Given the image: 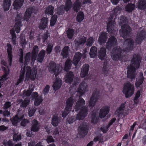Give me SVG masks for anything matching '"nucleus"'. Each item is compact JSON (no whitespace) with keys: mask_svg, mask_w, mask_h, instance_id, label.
I'll use <instances>...</instances> for the list:
<instances>
[{"mask_svg":"<svg viewBox=\"0 0 146 146\" xmlns=\"http://www.w3.org/2000/svg\"><path fill=\"white\" fill-rule=\"evenodd\" d=\"M141 58L138 54H134L131 60V64L127 67V77L128 78L133 79L135 78V73L140 67Z\"/></svg>","mask_w":146,"mask_h":146,"instance_id":"nucleus-1","label":"nucleus"},{"mask_svg":"<svg viewBox=\"0 0 146 146\" xmlns=\"http://www.w3.org/2000/svg\"><path fill=\"white\" fill-rule=\"evenodd\" d=\"M85 104L84 100L80 97L78 101L76 103L75 106L76 111H80L76 116L78 119H83L87 115L88 111V108L86 106H83Z\"/></svg>","mask_w":146,"mask_h":146,"instance_id":"nucleus-2","label":"nucleus"},{"mask_svg":"<svg viewBox=\"0 0 146 146\" xmlns=\"http://www.w3.org/2000/svg\"><path fill=\"white\" fill-rule=\"evenodd\" d=\"M115 15L114 13H110L108 19V22L107 23V31L111 35L117 34L118 30L115 26L116 25L115 18L114 17Z\"/></svg>","mask_w":146,"mask_h":146,"instance_id":"nucleus-3","label":"nucleus"},{"mask_svg":"<svg viewBox=\"0 0 146 146\" xmlns=\"http://www.w3.org/2000/svg\"><path fill=\"white\" fill-rule=\"evenodd\" d=\"M123 52L124 50L120 47H115L112 49L111 52V57L114 61H121L124 56Z\"/></svg>","mask_w":146,"mask_h":146,"instance_id":"nucleus-4","label":"nucleus"},{"mask_svg":"<svg viewBox=\"0 0 146 146\" xmlns=\"http://www.w3.org/2000/svg\"><path fill=\"white\" fill-rule=\"evenodd\" d=\"M122 92L126 98L130 97L134 94V86L130 82L125 83L123 88Z\"/></svg>","mask_w":146,"mask_h":146,"instance_id":"nucleus-5","label":"nucleus"},{"mask_svg":"<svg viewBox=\"0 0 146 146\" xmlns=\"http://www.w3.org/2000/svg\"><path fill=\"white\" fill-rule=\"evenodd\" d=\"M130 27L128 25L125 24L121 27V29L120 30V34L124 38L129 36L130 35L131 31Z\"/></svg>","mask_w":146,"mask_h":146,"instance_id":"nucleus-6","label":"nucleus"},{"mask_svg":"<svg viewBox=\"0 0 146 146\" xmlns=\"http://www.w3.org/2000/svg\"><path fill=\"white\" fill-rule=\"evenodd\" d=\"M100 93V91L99 90L96 89L94 92L92 93L89 103L88 106L89 107L93 108L95 106L99 99Z\"/></svg>","mask_w":146,"mask_h":146,"instance_id":"nucleus-7","label":"nucleus"},{"mask_svg":"<svg viewBox=\"0 0 146 146\" xmlns=\"http://www.w3.org/2000/svg\"><path fill=\"white\" fill-rule=\"evenodd\" d=\"M22 19V15L21 13L18 14L15 17V23L14 28L17 33H19L21 30V28L22 26L21 20Z\"/></svg>","mask_w":146,"mask_h":146,"instance_id":"nucleus-8","label":"nucleus"},{"mask_svg":"<svg viewBox=\"0 0 146 146\" xmlns=\"http://www.w3.org/2000/svg\"><path fill=\"white\" fill-rule=\"evenodd\" d=\"M124 43L127 46L124 51V52H129L132 50L133 47L134 41L131 38H124Z\"/></svg>","mask_w":146,"mask_h":146,"instance_id":"nucleus-9","label":"nucleus"},{"mask_svg":"<svg viewBox=\"0 0 146 146\" xmlns=\"http://www.w3.org/2000/svg\"><path fill=\"white\" fill-rule=\"evenodd\" d=\"M88 91L87 84L85 81L82 82L79 85L77 91V92L79 94L80 97L82 96L85 94L86 92Z\"/></svg>","mask_w":146,"mask_h":146,"instance_id":"nucleus-10","label":"nucleus"},{"mask_svg":"<svg viewBox=\"0 0 146 146\" xmlns=\"http://www.w3.org/2000/svg\"><path fill=\"white\" fill-rule=\"evenodd\" d=\"M146 38V32L145 30H142L140 31L136 37L135 42L137 44H140Z\"/></svg>","mask_w":146,"mask_h":146,"instance_id":"nucleus-11","label":"nucleus"},{"mask_svg":"<svg viewBox=\"0 0 146 146\" xmlns=\"http://www.w3.org/2000/svg\"><path fill=\"white\" fill-rule=\"evenodd\" d=\"M7 49L8 54V59L9 62V65L11 66L12 62L13 59V47L10 43H7Z\"/></svg>","mask_w":146,"mask_h":146,"instance_id":"nucleus-12","label":"nucleus"},{"mask_svg":"<svg viewBox=\"0 0 146 146\" xmlns=\"http://www.w3.org/2000/svg\"><path fill=\"white\" fill-rule=\"evenodd\" d=\"M98 112L97 110H94L90 113V117L92 123L96 124L99 121V116L98 115Z\"/></svg>","mask_w":146,"mask_h":146,"instance_id":"nucleus-13","label":"nucleus"},{"mask_svg":"<svg viewBox=\"0 0 146 146\" xmlns=\"http://www.w3.org/2000/svg\"><path fill=\"white\" fill-rule=\"evenodd\" d=\"M110 110V107L107 106H105L103 107L100 111L99 117L102 119L105 117L109 113Z\"/></svg>","mask_w":146,"mask_h":146,"instance_id":"nucleus-14","label":"nucleus"},{"mask_svg":"<svg viewBox=\"0 0 146 146\" xmlns=\"http://www.w3.org/2000/svg\"><path fill=\"white\" fill-rule=\"evenodd\" d=\"M117 40L113 36L110 37L106 43V48L110 49L111 48L113 47L117 43Z\"/></svg>","mask_w":146,"mask_h":146,"instance_id":"nucleus-15","label":"nucleus"},{"mask_svg":"<svg viewBox=\"0 0 146 146\" xmlns=\"http://www.w3.org/2000/svg\"><path fill=\"white\" fill-rule=\"evenodd\" d=\"M62 82L61 79L56 78L54 81L52 85L53 89L55 91L60 89L62 85Z\"/></svg>","mask_w":146,"mask_h":146,"instance_id":"nucleus-16","label":"nucleus"},{"mask_svg":"<svg viewBox=\"0 0 146 146\" xmlns=\"http://www.w3.org/2000/svg\"><path fill=\"white\" fill-rule=\"evenodd\" d=\"M107 38V34L106 32L103 31L101 33L98 39L99 44H103L106 42Z\"/></svg>","mask_w":146,"mask_h":146,"instance_id":"nucleus-17","label":"nucleus"},{"mask_svg":"<svg viewBox=\"0 0 146 146\" xmlns=\"http://www.w3.org/2000/svg\"><path fill=\"white\" fill-rule=\"evenodd\" d=\"M86 37L80 38L78 40L75 39L74 41L76 47L78 48L80 45H83L86 41Z\"/></svg>","mask_w":146,"mask_h":146,"instance_id":"nucleus-18","label":"nucleus"},{"mask_svg":"<svg viewBox=\"0 0 146 146\" xmlns=\"http://www.w3.org/2000/svg\"><path fill=\"white\" fill-rule=\"evenodd\" d=\"M48 18L44 17H42L41 20V21L39 25V27L40 29H44L48 25Z\"/></svg>","mask_w":146,"mask_h":146,"instance_id":"nucleus-19","label":"nucleus"},{"mask_svg":"<svg viewBox=\"0 0 146 146\" xmlns=\"http://www.w3.org/2000/svg\"><path fill=\"white\" fill-rule=\"evenodd\" d=\"M74 76L73 72L72 71L69 72L66 75L65 82L66 83L70 84L73 80Z\"/></svg>","mask_w":146,"mask_h":146,"instance_id":"nucleus-20","label":"nucleus"},{"mask_svg":"<svg viewBox=\"0 0 146 146\" xmlns=\"http://www.w3.org/2000/svg\"><path fill=\"white\" fill-rule=\"evenodd\" d=\"M106 55V50L105 48L102 47L98 52V56L99 59L102 60H104Z\"/></svg>","mask_w":146,"mask_h":146,"instance_id":"nucleus-21","label":"nucleus"},{"mask_svg":"<svg viewBox=\"0 0 146 146\" xmlns=\"http://www.w3.org/2000/svg\"><path fill=\"white\" fill-rule=\"evenodd\" d=\"M89 68L90 66L88 64H86L83 65L81 71L80 76L81 77H84L87 75Z\"/></svg>","mask_w":146,"mask_h":146,"instance_id":"nucleus-22","label":"nucleus"},{"mask_svg":"<svg viewBox=\"0 0 146 146\" xmlns=\"http://www.w3.org/2000/svg\"><path fill=\"white\" fill-rule=\"evenodd\" d=\"M82 57V54L79 52H77L73 58L72 62L73 64L75 66H76Z\"/></svg>","mask_w":146,"mask_h":146,"instance_id":"nucleus-23","label":"nucleus"},{"mask_svg":"<svg viewBox=\"0 0 146 146\" xmlns=\"http://www.w3.org/2000/svg\"><path fill=\"white\" fill-rule=\"evenodd\" d=\"M74 102V99L72 97H71L68 98L66 101V104L65 106L66 109H68L71 110Z\"/></svg>","mask_w":146,"mask_h":146,"instance_id":"nucleus-24","label":"nucleus"},{"mask_svg":"<svg viewBox=\"0 0 146 146\" xmlns=\"http://www.w3.org/2000/svg\"><path fill=\"white\" fill-rule=\"evenodd\" d=\"M45 51L43 49H42L38 55L37 60V61L38 62L40 63L42 62L45 57Z\"/></svg>","mask_w":146,"mask_h":146,"instance_id":"nucleus-25","label":"nucleus"},{"mask_svg":"<svg viewBox=\"0 0 146 146\" xmlns=\"http://www.w3.org/2000/svg\"><path fill=\"white\" fill-rule=\"evenodd\" d=\"M54 7L51 5H48L45 10V13L46 15H52L54 14Z\"/></svg>","mask_w":146,"mask_h":146,"instance_id":"nucleus-26","label":"nucleus"},{"mask_svg":"<svg viewBox=\"0 0 146 146\" xmlns=\"http://www.w3.org/2000/svg\"><path fill=\"white\" fill-rule=\"evenodd\" d=\"M138 8L141 10H144L146 9V0H139L137 5Z\"/></svg>","mask_w":146,"mask_h":146,"instance_id":"nucleus-27","label":"nucleus"},{"mask_svg":"<svg viewBox=\"0 0 146 146\" xmlns=\"http://www.w3.org/2000/svg\"><path fill=\"white\" fill-rule=\"evenodd\" d=\"M49 69L51 72L54 73H56L58 71L56 64L54 61H51L49 63Z\"/></svg>","mask_w":146,"mask_h":146,"instance_id":"nucleus-28","label":"nucleus"},{"mask_svg":"<svg viewBox=\"0 0 146 146\" xmlns=\"http://www.w3.org/2000/svg\"><path fill=\"white\" fill-rule=\"evenodd\" d=\"M24 0H15L13 3L14 8L16 9H20L23 5Z\"/></svg>","mask_w":146,"mask_h":146,"instance_id":"nucleus-29","label":"nucleus"},{"mask_svg":"<svg viewBox=\"0 0 146 146\" xmlns=\"http://www.w3.org/2000/svg\"><path fill=\"white\" fill-rule=\"evenodd\" d=\"M32 13V9L29 8L27 9L24 14V20L28 21Z\"/></svg>","mask_w":146,"mask_h":146,"instance_id":"nucleus-30","label":"nucleus"},{"mask_svg":"<svg viewBox=\"0 0 146 146\" xmlns=\"http://www.w3.org/2000/svg\"><path fill=\"white\" fill-rule=\"evenodd\" d=\"M135 4L131 3H128L125 6V11L128 13L132 12L135 8Z\"/></svg>","mask_w":146,"mask_h":146,"instance_id":"nucleus-31","label":"nucleus"},{"mask_svg":"<svg viewBox=\"0 0 146 146\" xmlns=\"http://www.w3.org/2000/svg\"><path fill=\"white\" fill-rule=\"evenodd\" d=\"M144 79V78L143 77V74L141 73L139 75V78L135 83V87L137 88H138L142 84Z\"/></svg>","mask_w":146,"mask_h":146,"instance_id":"nucleus-32","label":"nucleus"},{"mask_svg":"<svg viewBox=\"0 0 146 146\" xmlns=\"http://www.w3.org/2000/svg\"><path fill=\"white\" fill-rule=\"evenodd\" d=\"M72 61L70 59L68 58L65 63L64 70L65 71L68 72L70 69L72 65Z\"/></svg>","mask_w":146,"mask_h":146,"instance_id":"nucleus-33","label":"nucleus"},{"mask_svg":"<svg viewBox=\"0 0 146 146\" xmlns=\"http://www.w3.org/2000/svg\"><path fill=\"white\" fill-rule=\"evenodd\" d=\"M70 49L68 46H66L63 49L61 54L63 58H66L69 54Z\"/></svg>","mask_w":146,"mask_h":146,"instance_id":"nucleus-34","label":"nucleus"},{"mask_svg":"<svg viewBox=\"0 0 146 146\" xmlns=\"http://www.w3.org/2000/svg\"><path fill=\"white\" fill-rule=\"evenodd\" d=\"M97 49L96 47L93 46L91 48L89 53L90 57L94 58L96 57L97 53Z\"/></svg>","mask_w":146,"mask_h":146,"instance_id":"nucleus-35","label":"nucleus"},{"mask_svg":"<svg viewBox=\"0 0 146 146\" xmlns=\"http://www.w3.org/2000/svg\"><path fill=\"white\" fill-rule=\"evenodd\" d=\"M11 0H4L3 4V7L5 11H8L11 5Z\"/></svg>","mask_w":146,"mask_h":146,"instance_id":"nucleus-36","label":"nucleus"},{"mask_svg":"<svg viewBox=\"0 0 146 146\" xmlns=\"http://www.w3.org/2000/svg\"><path fill=\"white\" fill-rule=\"evenodd\" d=\"M73 5L72 3L71 0H66V1L64 10L66 12L70 11L72 8Z\"/></svg>","mask_w":146,"mask_h":146,"instance_id":"nucleus-37","label":"nucleus"},{"mask_svg":"<svg viewBox=\"0 0 146 146\" xmlns=\"http://www.w3.org/2000/svg\"><path fill=\"white\" fill-rule=\"evenodd\" d=\"M22 119V118L19 117L16 115L15 116L11 119L12 124L14 125H17V124Z\"/></svg>","mask_w":146,"mask_h":146,"instance_id":"nucleus-38","label":"nucleus"},{"mask_svg":"<svg viewBox=\"0 0 146 146\" xmlns=\"http://www.w3.org/2000/svg\"><path fill=\"white\" fill-rule=\"evenodd\" d=\"M81 6V3L79 0H76L73 4V9L75 11L78 12Z\"/></svg>","mask_w":146,"mask_h":146,"instance_id":"nucleus-39","label":"nucleus"},{"mask_svg":"<svg viewBox=\"0 0 146 146\" xmlns=\"http://www.w3.org/2000/svg\"><path fill=\"white\" fill-rule=\"evenodd\" d=\"M59 121V119L57 115H54L52 118L51 123L54 126L56 127L58 125Z\"/></svg>","mask_w":146,"mask_h":146,"instance_id":"nucleus-40","label":"nucleus"},{"mask_svg":"<svg viewBox=\"0 0 146 146\" xmlns=\"http://www.w3.org/2000/svg\"><path fill=\"white\" fill-rule=\"evenodd\" d=\"M84 15L82 11H79L77 13L76 20L77 22L78 23H80L84 19Z\"/></svg>","mask_w":146,"mask_h":146,"instance_id":"nucleus-41","label":"nucleus"},{"mask_svg":"<svg viewBox=\"0 0 146 146\" xmlns=\"http://www.w3.org/2000/svg\"><path fill=\"white\" fill-rule=\"evenodd\" d=\"M88 131L87 128H79L78 135H79L80 137H83L85 136L87 134Z\"/></svg>","mask_w":146,"mask_h":146,"instance_id":"nucleus-42","label":"nucleus"},{"mask_svg":"<svg viewBox=\"0 0 146 146\" xmlns=\"http://www.w3.org/2000/svg\"><path fill=\"white\" fill-rule=\"evenodd\" d=\"M15 29H12L10 31V33L11 35L12 38H11V42L14 45H15L16 41V35L15 32Z\"/></svg>","mask_w":146,"mask_h":146,"instance_id":"nucleus-43","label":"nucleus"},{"mask_svg":"<svg viewBox=\"0 0 146 146\" xmlns=\"http://www.w3.org/2000/svg\"><path fill=\"white\" fill-rule=\"evenodd\" d=\"M75 33L74 29L70 28L68 29L66 31V35L68 38L69 39H72Z\"/></svg>","mask_w":146,"mask_h":146,"instance_id":"nucleus-44","label":"nucleus"},{"mask_svg":"<svg viewBox=\"0 0 146 146\" xmlns=\"http://www.w3.org/2000/svg\"><path fill=\"white\" fill-rule=\"evenodd\" d=\"M31 53L30 52L27 53L24 57V64L27 66L29 64V62L31 60Z\"/></svg>","mask_w":146,"mask_h":146,"instance_id":"nucleus-45","label":"nucleus"},{"mask_svg":"<svg viewBox=\"0 0 146 146\" xmlns=\"http://www.w3.org/2000/svg\"><path fill=\"white\" fill-rule=\"evenodd\" d=\"M142 89H141L138 90L135 94V96L134 98V101L135 103L137 104L138 103V99L141 96V92H142Z\"/></svg>","mask_w":146,"mask_h":146,"instance_id":"nucleus-46","label":"nucleus"},{"mask_svg":"<svg viewBox=\"0 0 146 146\" xmlns=\"http://www.w3.org/2000/svg\"><path fill=\"white\" fill-rule=\"evenodd\" d=\"M58 19V16L56 15H53L51 17L50 21V25L53 27L55 24Z\"/></svg>","mask_w":146,"mask_h":146,"instance_id":"nucleus-47","label":"nucleus"},{"mask_svg":"<svg viewBox=\"0 0 146 146\" xmlns=\"http://www.w3.org/2000/svg\"><path fill=\"white\" fill-rule=\"evenodd\" d=\"M125 105V102L121 104L118 108L116 112L119 114L122 113L123 111L124 110Z\"/></svg>","mask_w":146,"mask_h":146,"instance_id":"nucleus-48","label":"nucleus"},{"mask_svg":"<svg viewBox=\"0 0 146 146\" xmlns=\"http://www.w3.org/2000/svg\"><path fill=\"white\" fill-rule=\"evenodd\" d=\"M38 128H31L29 131H28L26 135L29 137H31L34 134V133L38 130Z\"/></svg>","mask_w":146,"mask_h":146,"instance_id":"nucleus-49","label":"nucleus"},{"mask_svg":"<svg viewBox=\"0 0 146 146\" xmlns=\"http://www.w3.org/2000/svg\"><path fill=\"white\" fill-rule=\"evenodd\" d=\"M43 101V99L41 96L39 97L38 98H37L35 99L34 104L35 106H39Z\"/></svg>","mask_w":146,"mask_h":146,"instance_id":"nucleus-50","label":"nucleus"},{"mask_svg":"<svg viewBox=\"0 0 146 146\" xmlns=\"http://www.w3.org/2000/svg\"><path fill=\"white\" fill-rule=\"evenodd\" d=\"M64 7L63 5L58 8L57 13L58 15H62L64 13Z\"/></svg>","mask_w":146,"mask_h":146,"instance_id":"nucleus-51","label":"nucleus"},{"mask_svg":"<svg viewBox=\"0 0 146 146\" xmlns=\"http://www.w3.org/2000/svg\"><path fill=\"white\" fill-rule=\"evenodd\" d=\"M53 45L51 43H49L47 45L46 49V52L47 54H50L52 51Z\"/></svg>","mask_w":146,"mask_h":146,"instance_id":"nucleus-52","label":"nucleus"},{"mask_svg":"<svg viewBox=\"0 0 146 146\" xmlns=\"http://www.w3.org/2000/svg\"><path fill=\"white\" fill-rule=\"evenodd\" d=\"M3 144L5 146L8 145V146H22L21 143H20L17 144H16L15 146L12 143V142L9 141L7 142L6 141H4Z\"/></svg>","mask_w":146,"mask_h":146,"instance_id":"nucleus-53","label":"nucleus"},{"mask_svg":"<svg viewBox=\"0 0 146 146\" xmlns=\"http://www.w3.org/2000/svg\"><path fill=\"white\" fill-rule=\"evenodd\" d=\"M31 128H39V124L38 122L36 119H33L32 121Z\"/></svg>","mask_w":146,"mask_h":146,"instance_id":"nucleus-54","label":"nucleus"},{"mask_svg":"<svg viewBox=\"0 0 146 146\" xmlns=\"http://www.w3.org/2000/svg\"><path fill=\"white\" fill-rule=\"evenodd\" d=\"M36 72L35 70L32 71V73L31 74V75L29 76L28 77L32 81L34 80L36 78Z\"/></svg>","mask_w":146,"mask_h":146,"instance_id":"nucleus-55","label":"nucleus"},{"mask_svg":"<svg viewBox=\"0 0 146 146\" xmlns=\"http://www.w3.org/2000/svg\"><path fill=\"white\" fill-rule=\"evenodd\" d=\"M21 121V125L24 127L30 123L29 120L27 119H24Z\"/></svg>","mask_w":146,"mask_h":146,"instance_id":"nucleus-56","label":"nucleus"},{"mask_svg":"<svg viewBox=\"0 0 146 146\" xmlns=\"http://www.w3.org/2000/svg\"><path fill=\"white\" fill-rule=\"evenodd\" d=\"M94 42V40L93 38L90 37L88 39L86 44L87 46H90L92 45Z\"/></svg>","mask_w":146,"mask_h":146,"instance_id":"nucleus-57","label":"nucleus"},{"mask_svg":"<svg viewBox=\"0 0 146 146\" xmlns=\"http://www.w3.org/2000/svg\"><path fill=\"white\" fill-rule=\"evenodd\" d=\"M30 100L27 99H25L21 103V106L26 108L29 104Z\"/></svg>","mask_w":146,"mask_h":146,"instance_id":"nucleus-58","label":"nucleus"},{"mask_svg":"<svg viewBox=\"0 0 146 146\" xmlns=\"http://www.w3.org/2000/svg\"><path fill=\"white\" fill-rule=\"evenodd\" d=\"M71 110L69 109H66V108H65L64 111H62V117L63 118L65 117L69 113L70 111Z\"/></svg>","mask_w":146,"mask_h":146,"instance_id":"nucleus-59","label":"nucleus"},{"mask_svg":"<svg viewBox=\"0 0 146 146\" xmlns=\"http://www.w3.org/2000/svg\"><path fill=\"white\" fill-rule=\"evenodd\" d=\"M9 73L8 72H7L6 70L5 71L4 74L2 76L1 78V80H2L3 81L6 80L8 78L7 76L9 74Z\"/></svg>","mask_w":146,"mask_h":146,"instance_id":"nucleus-60","label":"nucleus"},{"mask_svg":"<svg viewBox=\"0 0 146 146\" xmlns=\"http://www.w3.org/2000/svg\"><path fill=\"white\" fill-rule=\"evenodd\" d=\"M11 103L10 102H6L3 105V108L4 109L6 110L11 107Z\"/></svg>","mask_w":146,"mask_h":146,"instance_id":"nucleus-61","label":"nucleus"},{"mask_svg":"<svg viewBox=\"0 0 146 146\" xmlns=\"http://www.w3.org/2000/svg\"><path fill=\"white\" fill-rule=\"evenodd\" d=\"M25 74V71H23L22 72H21L19 78L17 80L21 83L23 82Z\"/></svg>","mask_w":146,"mask_h":146,"instance_id":"nucleus-62","label":"nucleus"},{"mask_svg":"<svg viewBox=\"0 0 146 146\" xmlns=\"http://www.w3.org/2000/svg\"><path fill=\"white\" fill-rule=\"evenodd\" d=\"M50 88V86L48 85H46L45 86L43 90V93L44 95H45L48 93Z\"/></svg>","mask_w":146,"mask_h":146,"instance_id":"nucleus-63","label":"nucleus"},{"mask_svg":"<svg viewBox=\"0 0 146 146\" xmlns=\"http://www.w3.org/2000/svg\"><path fill=\"white\" fill-rule=\"evenodd\" d=\"M13 139L14 141H17L21 139V137L20 135L15 134L13 136Z\"/></svg>","mask_w":146,"mask_h":146,"instance_id":"nucleus-64","label":"nucleus"}]
</instances>
